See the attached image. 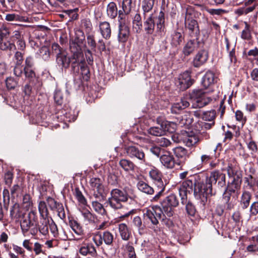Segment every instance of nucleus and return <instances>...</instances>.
Masks as SVG:
<instances>
[{"instance_id": "59", "label": "nucleus", "mask_w": 258, "mask_h": 258, "mask_svg": "<svg viewBox=\"0 0 258 258\" xmlns=\"http://www.w3.org/2000/svg\"><path fill=\"white\" fill-rule=\"evenodd\" d=\"M83 61L80 62L79 64V69L80 68L81 73L82 75L88 76L89 74V70L88 67L85 64V60L82 57Z\"/></svg>"}, {"instance_id": "38", "label": "nucleus", "mask_w": 258, "mask_h": 258, "mask_svg": "<svg viewBox=\"0 0 258 258\" xmlns=\"http://www.w3.org/2000/svg\"><path fill=\"white\" fill-rule=\"evenodd\" d=\"M155 0H143L142 2V8L144 14L150 12L154 5Z\"/></svg>"}, {"instance_id": "40", "label": "nucleus", "mask_w": 258, "mask_h": 258, "mask_svg": "<svg viewBox=\"0 0 258 258\" xmlns=\"http://www.w3.org/2000/svg\"><path fill=\"white\" fill-rule=\"evenodd\" d=\"M27 18L16 14H9L6 16V20L8 21L26 22Z\"/></svg>"}, {"instance_id": "33", "label": "nucleus", "mask_w": 258, "mask_h": 258, "mask_svg": "<svg viewBox=\"0 0 258 258\" xmlns=\"http://www.w3.org/2000/svg\"><path fill=\"white\" fill-rule=\"evenodd\" d=\"M69 224L72 230L78 235H82L84 234V230L82 226L77 221L71 220Z\"/></svg>"}, {"instance_id": "32", "label": "nucleus", "mask_w": 258, "mask_h": 258, "mask_svg": "<svg viewBox=\"0 0 258 258\" xmlns=\"http://www.w3.org/2000/svg\"><path fill=\"white\" fill-rule=\"evenodd\" d=\"M24 73L26 79L28 81L30 84H34L37 79L36 77L35 73L31 69H24Z\"/></svg>"}, {"instance_id": "27", "label": "nucleus", "mask_w": 258, "mask_h": 258, "mask_svg": "<svg viewBox=\"0 0 258 258\" xmlns=\"http://www.w3.org/2000/svg\"><path fill=\"white\" fill-rule=\"evenodd\" d=\"M155 23L152 15H151L145 21L143 26L146 34L151 35L153 33L155 29Z\"/></svg>"}, {"instance_id": "18", "label": "nucleus", "mask_w": 258, "mask_h": 258, "mask_svg": "<svg viewBox=\"0 0 258 258\" xmlns=\"http://www.w3.org/2000/svg\"><path fill=\"white\" fill-rule=\"evenodd\" d=\"M79 254L82 256L94 257L97 255V252L94 245L92 243H84L80 245Z\"/></svg>"}, {"instance_id": "51", "label": "nucleus", "mask_w": 258, "mask_h": 258, "mask_svg": "<svg viewBox=\"0 0 258 258\" xmlns=\"http://www.w3.org/2000/svg\"><path fill=\"white\" fill-rule=\"evenodd\" d=\"M173 151L177 158H183L187 154L186 150L181 147H177L174 148Z\"/></svg>"}, {"instance_id": "16", "label": "nucleus", "mask_w": 258, "mask_h": 258, "mask_svg": "<svg viewBox=\"0 0 258 258\" xmlns=\"http://www.w3.org/2000/svg\"><path fill=\"white\" fill-rule=\"evenodd\" d=\"M123 16L121 17V15L119 14V18L120 19L119 20V25L118 33V40L119 42L121 43H124L127 41L130 34L129 27L125 22V17L123 18Z\"/></svg>"}, {"instance_id": "13", "label": "nucleus", "mask_w": 258, "mask_h": 258, "mask_svg": "<svg viewBox=\"0 0 258 258\" xmlns=\"http://www.w3.org/2000/svg\"><path fill=\"white\" fill-rule=\"evenodd\" d=\"M114 239L113 235L109 231H106L101 233L99 232L93 234L92 240L95 245L99 247L103 243V241L105 244L111 245L112 244Z\"/></svg>"}, {"instance_id": "53", "label": "nucleus", "mask_w": 258, "mask_h": 258, "mask_svg": "<svg viewBox=\"0 0 258 258\" xmlns=\"http://www.w3.org/2000/svg\"><path fill=\"white\" fill-rule=\"evenodd\" d=\"M216 116V111L214 110L204 113L203 118L205 120L213 122Z\"/></svg>"}, {"instance_id": "15", "label": "nucleus", "mask_w": 258, "mask_h": 258, "mask_svg": "<svg viewBox=\"0 0 258 258\" xmlns=\"http://www.w3.org/2000/svg\"><path fill=\"white\" fill-rule=\"evenodd\" d=\"M194 82V80L191 78L190 72L186 71L179 75L175 80V84L180 90L184 91L190 87Z\"/></svg>"}, {"instance_id": "34", "label": "nucleus", "mask_w": 258, "mask_h": 258, "mask_svg": "<svg viewBox=\"0 0 258 258\" xmlns=\"http://www.w3.org/2000/svg\"><path fill=\"white\" fill-rule=\"evenodd\" d=\"M119 165L126 171H133L136 167L133 162L126 159H121Z\"/></svg>"}, {"instance_id": "39", "label": "nucleus", "mask_w": 258, "mask_h": 258, "mask_svg": "<svg viewBox=\"0 0 258 258\" xmlns=\"http://www.w3.org/2000/svg\"><path fill=\"white\" fill-rule=\"evenodd\" d=\"M107 14L111 18H114L117 16V7L114 3L111 2L107 5Z\"/></svg>"}, {"instance_id": "45", "label": "nucleus", "mask_w": 258, "mask_h": 258, "mask_svg": "<svg viewBox=\"0 0 258 258\" xmlns=\"http://www.w3.org/2000/svg\"><path fill=\"white\" fill-rule=\"evenodd\" d=\"M157 28L161 30L163 27L165 22L164 13L160 11L156 18Z\"/></svg>"}, {"instance_id": "26", "label": "nucleus", "mask_w": 258, "mask_h": 258, "mask_svg": "<svg viewBox=\"0 0 258 258\" xmlns=\"http://www.w3.org/2000/svg\"><path fill=\"white\" fill-rule=\"evenodd\" d=\"M189 102L185 99H181L179 102L174 103L171 107V112L174 114L179 113L182 110L189 106Z\"/></svg>"}, {"instance_id": "64", "label": "nucleus", "mask_w": 258, "mask_h": 258, "mask_svg": "<svg viewBox=\"0 0 258 258\" xmlns=\"http://www.w3.org/2000/svg\"><path fill=\"white\" fill-rule=\"evenodd\" d=\"M22 245L27 250L32 252L33 249V243L30 239H25L22 243Z\"/></svg>"}, {"instance_id": "9", "label": "nucleus", "mask_w": 258, "mask_h": 258, "mask_svg": "<svg viewBox=\"0 0 258 258\" xmlns=\"http://www.w3.org/2000/svg\"><path fill=\"white\" fill-rule=\"evenodd\" d=\"M163 214V212L160 207L155 206L146 210L144 213V218L147 223L150 224V228L155 230L158 228L159 219L162 218Z\"/></svg>"}, {"instance_id": "62", "label": "nucleus", "mask_w": 258, "mask_h": 258, "mask_svg": "<svg viewBox=\"0 0 258 258\" xmlns=\"http://www.w3.org/2000/svg\"><path fill=\"white\" fill-rule=\"evenodd\" d=\"M13 249L17 254L20 255L22 258H26L25 251L22 247L17 245H13Z\"/></svg>"}, {"instance_id": "37", "label": "nucleus", "mask_w": 258, "mask_h": 258, "mask_svg": "<svg viewBox=\"0 0 258 258\" xmlns=\"http://www.w3.org/2000/svg\"><path fill=\"white\" fill-rule=\"evenodd\" d=\"M82 215L84 218V220L89 223H94L96 219V216L91 213L88 210H84L81 212Z\"/></svg>"}, {"instance_id": "3", "label": "nucleus", "mask_w": 258, "mask_h": 258, "mask_svg": "<svg viewBox=\"0 0 258 258\" xmlns=\"http://www.w3.org/2000/svg\"><path fill=\"white\" fill-rule=\"evenodd\" d=\"M227 171L231 181L229 182L225 190L231 194H237L241 186L242 175L238 171V166L234 159L229 161Z\"/></svg>"}, {"instance_id": "54", "label": "nucleus", "mask_w": 258, "mask_h": 258, "mask_svg": "<svg viewBox=\"0 0 258 258\" xmlns=\"http://www.w3.org/2000/svg\"><path fill=\"white\" fill-rule=\"evenodd\" d=\"M39 54L44 60H48L50 57V52L48 48L46 46L42 47L39 49Z\"/></svg>"}, {"instance_id": "35", "label": "nucleus", "mask_w": 258, "mask_h": 258, "mask_svg": "<svg viewBox=\"0 0 258 258\" xmlns=\"http://www.w3.org/2000/svg\"><path fill=\"white\" fill-rule=\"evenodd\" d=\"M251 199V194L249 192L245 191L243 192L240 200V204L243 209L247 208Z\"/></svg>"}, {"instance_id": "10", "label": "nucleus", "mask_w": 258, "mask_h": 258, "mask_svg": "<svg viewBox=\"0 0 258 258\" xmlns=\"http://www.w3.org/2000/svg\"><path fill=\"white\" fill-rule=\"evenodd\" d=\"M190 99L194 108H202L212 100L211 97L206 96L205 92L201 89L194 90L190 94Z\"/></svg>"}, {"instance_id": "42", "label": "nucleus", "mask_w": 258, "mask_h": 258, "mask_svg": "<svg viewBox=\"0 0 258 258\" xmlns=\"http://www.w3.org/2000/svg\"><path fill=\"white\" fill-rule=\"evenodd\" d=\"M38 209L41 217H48V211L46 203L44 201H41L39 203Z\"/></svg>"}, {"instance_id": "61", "label": "nucleus", "mask_w": 258, "mask_h": 258, "mask_svg": "<svg viewBox=\"0 0 258 258\" xmlns=\"http://www.w3.org/2000/svg\"><path fill=\"white\" fill-rule=\"evenodd\" d=\"M186 211L189 215L192 216L195 215L196 212L194 205L190 202L186 204Z\"/></svg>"}, {"instance_id": "8", "label": "nucleus", "mask_w": 258, "mask_h": 258, "mask_svg": "<svg viewBox=\"0 0 258 258\" xmlns=\"http://www.w3.org/2000/svg\"><path fill=\"white\" fill-rule=\"evenodd\" d=\"M193 13V9L190 6H186L182 9L185 27L188 30L191 37L197 38L200 34V29L197 21L192 17Z\"/></svg>"}, {"instance_id": "41", "label": "nucleus", "mask_w": 258, "mask_h": 258, "mask_svg": "<svg viewBox=\"0 0 258 258\" xmlns=\"http://www.w3.org/2000/svg\"><path fill=\"white\" fill-rule=\"evenodd\" d=\"M15 48V45L14 43L10 41L4 40L3 39H0V49L6 50H12Z\"/></svg>"}, {"instance_id": "1", "label": "nucleus", "mask_w": 258, "mask_h": 258, "mask_svg": "<svg viewBox=\"0 0 258 258\" xmlns=\"http://www.w3.org/2000/svg\"><path fill=\"white\" fill-rule=\"evenodd\" d=\"M203 185L200 182V177L198 175L191 176L189 178L183 181L178 188L181 203L185 204L187 194H191L193 192L195 197H199L201 199L202 204L205 205L207 198L203 192Z\"/></svg>"}, {"instance_id": "44", "label": "nucleus", "mask_w": 258, "mask_h": 258, "mask_svg": "<svg viewBox=\"0 0 258 258\" xmlns=\"http://www.w3.org/2000/svg\"><path fill=\"white\" fill-rule=\"evenodd\" d=\"M199 141V139L197 136H189L185 138L184 142L186 146L188 147H191L196 145Z\"/></svg>"}, {"instance_id": "56", "label": "nucleus", "mask_w": 258, "mask_h": 258, "mask_svg": "<svg viewBox=\"0 0 258 258\" xmlns=\"http://www.w3.org/2000/svg\"><path fill=\"white\" fill-rule=\"evenodd\" d=\"M125 250L128 258H136L135 249L132 245L129 244H126L125 246Z\"/></svg>"}, {"instance_id": "63", "label": "nucleus", "mask_w": 258, "mask_h": 258, "mask_svg": "<svg viewBox=\"0 0 258 258\" xmlns=\"http://www.w3.org/2000/svg\"><path fill=\"white\" fill-rule=\"evenodd\" d=\"M6 86L8 89H13L17 86V83L12 77L8 78L6 80Z\"/></svg>"}, {"instance_id": "5", "label": "nucleus", "mask_w": 258, "mask_h": 258, "mask_svg": "<svg viewBox=\"0 0 258 258\" xmlns=\"http://www.w3.org/2000/svg\"><path fill=\"white\" fill-rule=\"evenodd\" d=\"M217 183L218 187H222L226 184V175L219 170H215L211 172L209 178H207L205 184H204V192L207 197L208 195H215L213 192L212 184Z\"/></svg>"}, {"instance_id": "47", "label": "nucleus", "mask_w": 258, "mask_h": 258, "mask_svg": "<svg viewBox=\"0 0 258 258\" xmlns=\"http://www.w3.org/2000/svg\"><path fill=\"white\" fill-rule=\"evenodd\" d=\"M3 198L4 206L6 208V210H8V205L9 204L11 197V193L10 191L7 188H5L3 192Z\"/></svg>"}, {"instance_id": "20", "label": "nucleus", "mask_w": 258, "mask_h": 258, "mask_svg": "<svg viewBox=\"0 0 258 258\" xmlns=\"http://www.w3.org/2000/svg\"><path fill=\"white\" fill-rule=\"evenodd\" d=\"M162 164L166 168H173L175 166V160L173 156L169 152H165L160 158Z\"/></svg>"}, {"instance_id": "36", "label": "nucleus", "mask_w": 258, "mask_h": 258, "mask_svg": "<svg viewBox=\"0 0 258 258\" xmlns=\"http://www.w3.org/2000/svg\"><path fill=\"white\" fill-rule=\"evenodd\" d=\"M92 206L94 210L99 214L101 215H107V211L105 209L102 204L98 201H92Z\"/></svg>"}, {"instance_id": "29", "label": "nucleus", "mask_w": 258, "mask_h": 258, "mask_svg": "<svg viewBox=\"0 0 258 258\" xmlns=\"http://www.w3.org/2000/svg\"><path fill=\"white\" fill-rule=\"evenodd\" d=\"M118 230L121 238L124 240L129 239L131 232L126 224L125 223H120L118 225Z\"/></svg>"}, {"instance_id": "23", "label": "nucleus", "mask_w": 258, "mask_h": 258, "mask_svg": "<svg viewBox=\"0 0 258 258\" xmlns=\"http://www.w3.org/2000/svg\"><path fill=\"white\" fill-rule=\"evenodd\" d=\"M216 79L214 73L208 71L203 77L202 84L205 88H207L214 84L216 82Z\"/></svg>"}, {"instance_id": "4", "label": "nucleus", "mask_w": 258, "mask_h": 258, "mask_svg": "<svg viewBox=\"0 0 258 258\" xmlns=\"http://www.w3.org/2000/svg\"><path fill=\"white\" fill-rule=\"evenodd\" d=\"M37 220V213L34 210H31L28 215L23 218L21 221L20 226L22 232L25 236L37 235L38 233Z\"/></svg>"}, {"instance_id": "12", "label": "nucleus", "mask_w": 258, "mask_h": 258, "mask_svg": "<svg viewBox=\"0 0 258 258\" xmlns=\"http://www.w3.org/2000/svg\"><path fill=\"white\" fill-rule=\"evenodd\" d=\"M161 204L163 212L167 216L170 217L174 213L173 208L179 204V199L176 195L172 194L166 197Z\"/></svg>"}, {"instance_id": "58", "label": "nucleus", "mask_w": 258, "mask_h": 258, "mask_svg": "<svg viewBox=\"0 0 258 258\" xmlns=\"http://www.w3.org/2000/svg\"><path fill=\"white\" fill-rule=\"evenodd\" d=\"M182 121L184 124L188 126L193 122L194 119L190 113H186L182 116Z\"/></svg>"}, {"instance_id": "25", "label": "nucleus", "mask_w": 258, "mask_h": 258, "mask_svg": "<svg viewBox=\"0 0 258 258\" xmlns=\"http://www.w3.org/2000/svg\"><path fill=\"white\" fill-rule=\"evenodd\" d=\"M99 27L102 36L105 39H108L111 33L110 24L106 21L102 22L99 23Z\"/></svg>"}, {"instance_id": "19", "label": "nucleus", "mask_w": 258, "mask_h": 258, "mask_svg": "<svg viewBox=\"0 0 258 258\" xmlns=\"http://www.w3.org/2000/svg\"><path fill=\"white\" fill-rule=\"evenodd\" d=\"M208 53L204 50L199 51L195 55L192 64L196 68H199L204 64L208 60Z\"/></svg>"}, {"instance_id": "49", "label": "nucleus", "mask_w": 258, "mask_h": 258, "mask_svg": "<svg viewBox=\"0 0 258 258\" xmlns=\"http://www.w3.org/2000/svg\"><path fill=\"white\" fill-rule=\"evenodd\" d=\"M20 216V208L18 204H15L10 209V216L12 218H17Z\"/></svg>"}, {"instance_id": "57", "label": "nucleus", "mask_w": 258, "mask_h": 258, "mask_svg": "<svg viewBox=\"0 0 258 258\" xmlns=\"http://www.w3.org/2000/svg\"><path fill=\"white\" fill-rule=\"evenodd\" d=\"M54 99L56 104L61 105L63 103V96L61 91H56L54 95Z\"/></svg>"}, {"instance_id": "22", "label": "nucleus", "mask_w": 258, "mask_h": 258, "mask_svg": "<svg viewBox=\"0 0 258 258\" xmlns=\"http://www.w3.org/2000/svg\"><path fill=\"white\" fill-rule=\"evenodd\" d=\"M200 41L197 38L196 39L189 40L185 45L183 48V53L188 56L192 53L196 49L199 47Z\"/></svg>"}, {"instance_id": "48", "label": "nucleus", "mask_w": 258, "mask_h": 258, "mask_svg": "<svg viewBox=\"0 0 258 258\" xmlns=\"http://www.w3.org/2000/svg\"><path fill=\"white\" fill-rule=\"evenodd\" d=\"M149 175L153 182L162 178V174L157 169L153 168L149 172Z\"/></svg>"}, {"instance_id": "2", "label": "nucleus", "mask_w": 258, "mask_h": 258, "mask_svg": "<svg viewBox=\"0 0 258 258\" xmlns=\"http://www.w3.org/2000/svg\"><path fill=\"white\" fill-rule=\"evenodd\" d=\"M70 49L73 53L72 56H68L67 52L64 51L56 56L57 64L62 68L67 69L71 63L72 70L74 73L79 71V64L82 62V53L80 46L74 42L70 44Z\"/></svg>"}, {"instance_id": "43", "label": "nucleus", "mask_w": 258, "mask_h": 258, "mask_svg": "<svg viewBox=\"0 0 258 258\" xmlns=\"http://www.w3.org/2000/svg\"><path fill=\"white\" fill-rule=\"evenodd\" d=\"M133 224L134 226L137 228L140 232L141 231L144 230L145 226L143 224L142 219L139 216H136L133 220Z\"/></svg>"}, {"instance_id": "60", "label": "nucleus", "mask_w": 258, "mask_h": 258, "mask_svg": "<svg viewBox=\"0 0 258 258\" xmlns=\"http://www.w3.org/2000/svg\"><path fill=\"white\" fill-rule=\"evenodd\" d=\"M157 144L161 147H167L171 144V141L165 138H161L157 140Z\"/></svg>"}, {"instance_id": "31", "label": "nucleus", "mask_w": 258, "mask_h": 258, "mask_svg": "<svg viewBox=\"0 0 258 258\" xmlns=\"http://www.w3.org/2000/svg\"><path fill=\"white\" fill-rule=\"evenodd\" d=\"M172 45L177 46L179 45L183 40V37L180 32L174 31L171 35Z\"/></svg>"}, {"instance_id": "17", "label": "nucleus", "mask_w": 258, "mask_h": 258, "mask_svg": "<svg viewBox=\"0 0 258 258\" xmlns=\"http://www.w3.org/2000/svg\"><path fill=\"white\" fill-rule=\"evenodd\" d=\"M127 155L132 159H137L141 162H145V154L143 150L136 146H131L126 148Z\"/></svg>"}, {"instance_id": "24", "label": "nucleus", "mask_w": 258, "mask_h": 258, "mask_svg": "<svg viewBox=\"0 0 258 258\" xmlns=\"http://www.w3.org/2000/svg\"><path fill=\"white\" fill-rule=\"evenodd\" d=\"M231 193L225 190L223 194L222 201L224 204L225 207L227 210H231L235 206V200L231 198Z\"/></svg>"}, {"instance_id": "21", "label": "nucleus", "mask_w": 258, "mask_h": 258, "mask_svg": "<svg viewBox=\"0 0 258 258\" xmlns=\"http://www.w3.org/2000/svg\"><path fill=\"white\" fill-rule=\"evenodd\" d=\"M51 218L48 217H41L39 223L37 224L38 232L39 231L42 234L46 235L48 233L49 226Z\"/></svg>"}, {"instance_id": "55", "label": "nucleus", "mask_w": 258, "mask_h": 258, "mask_svg": "<svg viewBox=\"0 0 258 258\" xmlns=\"http://www.w3.org/2000/svg\"><path fill=\"white\" fill-rule=\"evenodd\" d=\"M23 55V53L21 52H16L14 57L15 64H16V65H20L22 64L24 60Z\"/></svg>"}, {"instance_id": "6", "label": "nucleus", "mask_w": 258, "mask_h": 258, "mask_svg": "<svg viewBox=\"0 0 258 258\" xmlns=\"http://www.w3.org/2000/svg\"><path fill=\"white\" fill-rule=\"evenodd\" d=\"M176 124L173 122L168 121L157 118V125L150 127L148 130L149 134L154 136H162L167 132L173 133L176 131Z\"/></svg>"}, {"instance_id": "52", "label": "nucleus", "mask_w": 258, "mask_h": 258, "mask_svg": "<svg viewBox=\"0 0 258 258\" xmlns=\"http://www.w3.org/2000/svg\"><path fill=\"white\" fill-rule=\"evenodd\" d=\"M14 175L10 171H8L4 174V179L5 184L8 186H10L13 179Z\"/></svg>"}, {"instance_id": "7", "label": "nucleus", "mask_w": 258, "mask_h": 258, "mask_svg": "<svg viewBox=\"0 0 258 258\" xmlns=\"http://www.w3.org/2000/svg\"><path fill=\"white\" fill-rule=\"evenodd\" d=\"M129 196L126 191L118 188L112 189L110 191V196L106 201V203L114 210L123 208V203L128 201Z\"/></svg>"}, {"instance_id": "14", "label": "nucleus", "mask_w": 258, "mask_h": 258, "mask_svg": "<svg viewBox=\"0 0 258 258\" xmlns=\"http://www.w3.org/2000/svg\"><path fill=\"white\" fill-rule=\"evenodd\" d=\"M258 6V0H244L242 6L235 10V14L238 16L247 15L253 12Z\"/></svg>"}, {"instance_id": "50", "label": "nucleus", "mask_w": 258, "mask_h": 258, "mask_svg": "<svg viewBox=\"0 0 258 258\" xmlns=\"http://www.w3.org/2000/svg\"><path fill=\"white\" fill-rule=\"evenodd\" d=\"M21 191V187L18 184H15L10 188L11 197L15 199Z\"/></svg>"}, {"instance_id": "46", "label": "nucleus", "mask_w": 258, "mask_h": 258, "mask_svg": "<svg viewBox=\"0 0 258 258\" xmlns=\"http://www.w3.org/2000/svg\"><path fill=\"white\" fill-rule=\"evenodd\" d=\"M132 0H123L122 2V9L125 15L129 14L132 8Z\"/></svg>"}, {"instance_id": "11", "label": "nucleus", "mask_w": 258, "mask_h": 258, "mask_svg": "<svg viewBox=\"0 0 258 258\" xmlns=\"http://www.w3.org/2000/svg\"><path fill=\"white\" fill-rule=\"evenodd\" d=\"M89 185L93 191V195L96 199L104 200L107 191L105 189L102 180L97 177H92L90 179Z\"/></svg>"}, {"instance_id": "28", "label": "nucleus", "mask_w": 258, "mask_h": 258, "mask_svg": "<svg viewBox=\"0 0 258 258\" xmlns=\"http://www.w3.org/2000/svg\"><path fill=\"white\" fill-rule=\"evenodd\" d=\"M137 186L140 191L147 195H151L154 192L153 188L143 181H139Z\"/></svg>"}, {"instance_id": "30", "label": "nucleus", "mask_w": 258, "mask_h": 258, "mask_svg": "<svg viewBox=\"0 0 258 258\" xmlns=\"http://www.w3.org/2000/svg\"><path fill=\"white\" fill-rule=\"evenodd\" d=\"M244 28L241 33V38L243 40H250L252 38V28L250 25L246 21L244 22Z\"/></svg>"}]
</instances>
